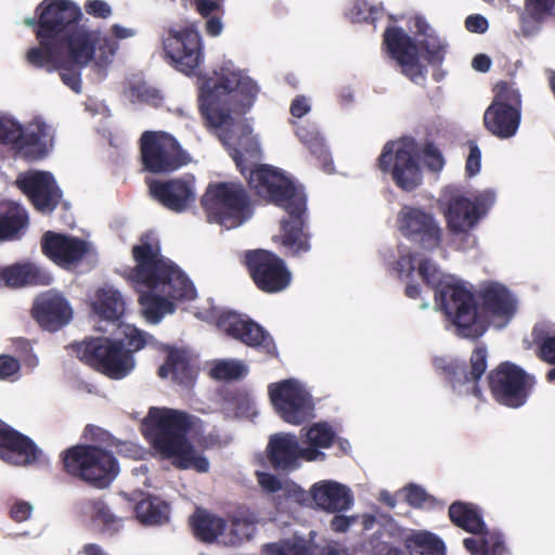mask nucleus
Listing matches in <instances>:
<instances>
[{
    "label": "nucleus",
    "mask_w": 555,
    "mask_h": 555,
    "mask_svg": "<svg viewBox=\"0 0 555 555\" xmlns=\"http://www.w3.org/2000/svg\"><path fill=\"white\" fill-rule=\"evenodd\" d=\"M302 431H305L302 435L305 442L313 448L327 449L336 439L335 430L326 422L314 423L307 429L302 428Z\"/></svg>",
    "instance_id": "37998d69"
},
{
    "label": "nucleus",
    "mask_w": 555,
    "mask_h": 555,
    "mask_svg": "<svg viewBox=\"0 0 555 555\" xmlns=\"http://www.w3.org/2000/svg\"><path fill=\"white\" fill-rule=\"evenodd\" d=\"M259 486L267 493H275L283 489L281 480L274 475L266 472H256Z\"/></svg>",
    "instance_id": "680f3d73"
},
{
    "label": "nucleus",
    "mask_w": 555,
    "mask_h": 555,
    "mask_svg": "<svg viewBox=\"0 0 555 555\" xmlns=\"http://www.w3.org/2000/svg\"><path fill=\"white\" fill-rule=\"evenodd\" d=\"M418 274L423 282L435 291V302L452 321L460 336L477 339L487 331L480 318L472 292L465 287L442 281L441 272L430 259L418 263Z\"/></svg>",
    "instance_id": "20e7f679"
},
{
    "label": "nucleus",
    "mask_w": 555,
    "mask_h": 555,
    "mask_svg": "<svg viewBox=\"0 0 555 555\" xmlns=\"http://www.w3.org/2000/svg\"><path fill=\"white\" fill-rule=\"evenodd\" d=\"M41 455L40 449L26 435L5 423L0 424V459L16 466L36 463Z\"/></svg>",
    "instance_id": "b1692460"
},
{
    "label": "nucleus",
    "mask_w": 555,
    "mask_h": 555,
    "mask_svg": "<svg viewBox=\"0 0 555 555\" xmlns=\"http://www.w3.org/2000/svg\"><path fill=\"white\" fill-rule=\"evenodd\" d=\"M296 135L308 147L310 153L322 164L325 171L333 170V162L325 144L324 138L314 124H295Z\"/></svg>",
    "instance_id": "4c0bfd02"
},
{
    "label": "nucleus",
    "mask_w": 555,
    "mask_h": 555,
    "mask_svg": "<svg viewBox=\"0 0 555 555\" xmlns=\"http://www.w3.org/2000/svg\"><path fill=\"white\" fill-rule=\"evenodd\" d=\"M194 416L185 411L152 406L141 430L150 444L165 459H171L188 446Z\"/></svg>",
    "instance_id": "0eeeda50"
},
{
    "label": "nucleus",
    "mask_w": 555,
    "mask_h": 555,
    "mask_svg": "<svg viewBox=\"0 0 555 555\" xmlns=\"http://www.w3.org/2000/svg\"><path fill=\"white\" fill-rule=\"evenodd\" d=\"M201 204L210 222L227 229L242 225L254 214L251 197L246 186L238 181L209 183Z\"/></svg>",
    "instance_id": "6e6552de"
},
{
    "label": "nucleus",
    "mask_w": 555,
    "mask_h": 555,
    "mask_svg": "<svg viewBox=\"0 0 555 555\" xmlns=\"http://www.w3.org/2000/svg\"><path fill=\"white\" fill-rule=\"evenodd\" d=\"M163 48L169 63L185 75L194 74L204 60L202 37L192 27L170 29Z\"/></svg>",
    "instance_id": "f3484780"
},
{
    "label": "nucleus",
    "mask_w": 555,
    "mask_h": 555,
    "mask_svg": "<svg viewBox=\"0 0 555 555\" xmlns=\"http://www.w3.org/2000/svg\"><path fill=\"white\" fill-rule=\"evenodd\" d=\"M172 459L173 465L180 469L194 468L198 473H206L209 469L208 460L203 455L196 454L190 441Z\"/></svg>",
    "instance_id": "49530a36"
},
{
    "label": "nucleus",
    "mask_w": 555,
    "mask_h": 555,
    "mask_svg": "<svg viewBox=\"0 0 555 555\" xmlns=\"http://www.w3.org/2000/svg\"><path fill=\"white\" fill-rule=\"evenodd\" d=\"M284 491L288 498L300 505H310V503H313L311 491L307 492L296 483L287 485Z\"/></svg>",
    "instance_id": "69168bd1"
},
{
    "label": "nucleus",
    "mask_w": 555,
    "mask_h": 555,
    "mask_svg": "<svg viewBox=\"0 0 555 555\" xmlns=\"http://www.w3.org/2000/svg\"><path fill=\"white\" fill-rule=\"evenodd\" d=\"M79 360L112 379H122L134 369V358L124 340L91 337L70 345Z\"/></svg>",
    "instance_id": "1a4fd4ad"
},
{
    "label": "nucleus",
    "mask_w": 555,
    "mask_h": 555,
    "mask_svg": "<svg viewBox=\"0 0 555 555\" xmlns=\"http://www.w3.org/2000/svg\"><path fill=\"white\" fill-rule=\"evenodd\" d=\"M21 127L22 125L13 118L0 115V143L15 150L17 140L21 138Z\"/></svg>",
    "instance_id": "864d4df0"
},
{
    "label": "nucleus",
    "mask_w": 555,
    "mask_h": 555,
    "mask_svg": "<svg viewBox=\"0 0 555 555\" xmlns=\"http://www.w3.org/2000/svg\"><path fill=\"white\" fill-rule=\"evenodd\" d=\"M286 216L280 222V245L286 257L299 258L311 250L312 233L309 227L307 197L304 204L283 209Z\"/></svg>",
    "instance_id": "aec40b11"
},
{
    "label": "nucleus",
    "mask_w": 555,
    "mask_h": 555,
    "mask_svg": "<svg viewBox=\"0 0 555 555\" xmlns=\"http://www.w3.org/2000/svg\"><path fill=\"white\" fill-rule=\"evenodd\" d=\"M383 46L389 56L401 67V73L413 82L425 79L427 73L426 67L420 62V51L424 60L433 66L441 65L448 51V44L438 36L429 35L416 42L398 26H389L385 29Z\"/></svg>",
    "instance_id": "39448f33"
},
{
    "label": "nucleus",
    "mask_w": 555,
    "mask_h": 555,
    "mask_svg": "<svg viewBox=\"0 0 555 555\" xmlns=\"http://www.w3.org/2000/svg\"><path fill=\"white\" fill-rule=\"evenodd\" d=\"M426 491L414 483L409 485L405 488V501L413 507H421L427 501Z\"/></svg>",
    "instance_id": "e2e57ef3"
},
{
    "label": "nucleus",
    "mask_w": 555,
    "mask_h": 555,
    "mask_svg": "<svg viewBox=\"0 0 555 555\" xmlns=\"http://www.w3.org/2000/svg\"><path fill=\"white\" fill-rule=\"evenodd\" d=\"M495 95L491 103H500L505 106H512L521 112V96L519 91L507 81H499L494 89Z\"/></svg>",
    "instance_id": "8fccbe9b"
},
{
    "label": "nucleus",
    "mask_w": 555,
    "mask_h": 555,
    "mask_svg": "<svg viewBox=\"0 0 555 555\" xmlns=\"http://www.w3.org/2000/svg\"><path fill=\"white\" fill-rule=\"evenodd\" d=\"M29 225L26 208L14 201L0 202V242L20 240Z\"/></svg>",
    "instance_id": "473e14b6"
},
{
    "label": "nucleus",
    "mask_w": 555,
    "mask_h": 555,
    "mask_svg": "<svg viewBox=\"0 0 555 555\" xmlns=\"http://www.w3.org/2000/svg\"><path fill=\"white\" fill-rule=\"evenodd\" d=\"M521 112L512 106L491 103L483 114L485 128L501 140L513 138L519 128Z\"/></svg>",
    "instance_id": "c756f323"
},
{
    "label": "nucleus",
    "mask_w": 555,
    "mask_h": 555,
    "mask_svg": "<svg viewBox=\"0 0 555 555\" xmlns=\"http://www.w3.org/2000/svg\"><path fill=\"white\" fill-rule=\"evenodd\" d=\"M257 147V142L251 137V128L249 125L242 127V135L236 140L233 147L232 157L235 160L241 172L245 176V169L242 166L244 152H254Z\"/></svg>",
    "instance_id": "3c124183"
},
{
    "label": "nucleus",
    "mask_w": 555,
    "mask_h": 555,
    "mask_svg": "<svg viewBox=\"0 0 555 555\" xmlns=\"http://www.w3.org/2000/svg\"><path fill=\"white\" fill-rule=\"evenodd\" d=\"M38 20H27L26 24L36 26L38 47L26 53L27 63L48 73L57 69V63L67 50L79 64H89L95 52V42L91 34L80 26L82 17L78 5L69 0H44L40 3Z\"/></svg>",
    "instance_id": "f03ea898"
},
{
    "label": "nucleus",
    "mask_w": 555,
    "mask_h": 555,
    "mask_svg": "<svg viewBox=\"0 0 555 555\" xmlns=\"http://www.w3.org/2000/svg\"><path fill=\"white\" fill-rule=\"evenodd\" d=\"M92 307L94 312L102 319L117 321L125 313L126 302L117 289L105 286L96 291Z\"/></svg>",
    "instance_id": "58836bf2"
},
{
    "label": "nucleus",
    "mask_w": 555,
    "mask_h": 555,
    "mask_svg": "<svg viewBox=\"0 0 555 555\" xmlns=\"http://www.w3.org/2000/svg\"><path fill=\"white\" fill-rule=\"evenodd\" d=\"M483 534V555H503L505 544L500 534L487 532Z\"/></svg>",
    "instance_id": "4d7b16f0"
},
{
    "label": "nucleus",
    "mask_w": 555,
    "mask_h": 555,
    "mask_svg": "<svg viewBox=\"0 0 555 555\" xmlns=\"http://www.w3.org/2000/svg\"><path fill=\"white\" fill-rule=\"evenodd\" d=\"M444 217L448 230L452 234H467L480 220L476 205L463 195L452 196L449 199Z\"/></svg>",
    "instance_id": "7c9ffc66"
},
{
    "label": "nucleus",
    "mask_w": 555,
    "mask_h": 555,
    "mask_svg": "<svg viewBox=\"0 0 555 555\" xmlns=\"http://www.w3.org/2000/svg\"><path fill=\"white\" fill-rule=\"evenodd\" d=\"M474 205L477 207L478 214H480V218L487 214L490 207L495 202V193L492 190H485L475 195L472 201Z\"/></svg>",
    "instance_id": "0e129e2a"
},
{
    "label": "nucleus",
    "mask_w": 555,
    "mask_h": 555,
    "mask_svg": "<svg viewBox=\"0 0 555 555\" xmlns=\"http://www.w3.org/2000/svg\"><path fill=\"white\" fill-rule=\"evenodd\" d=\"M534 377L512 362H502L488 375L489 389L496 402L517 409L526 403Z\"/></svg>",
    "instance_id": "f8f14e48"
},
{
    "label": "nucleus",
    "mask_w": 555,
    "mask_h": 555,
    "mask_svg": "<svg viewBox=\"0 0 555 555\" xmlns=\"http://www.w3.org/2000/svg\"><path fill=\"white\" fill-rule=\"evenodd\" d=\"M469 154L466 158L465 172L468 177L476 176L481 168V151L475 142H469Z\"/></svg>",
    "instance_id": "13d9d810"
},
{
    "label": "nucleus",
    "mask_w": 555,
    "mask_h": 555,
    "mask_svg": "<svg viewBox=\"0 0 555 555\" xmlns=\"http://www.w3.org/2000/svg\"><path fill=\"white\" fill-rule=\"evenodd\" d=\"M21 370L20 361L8 354L0 356V379H9Z\"/></svg>",
    "instance_id": "052dcab7"
},
{
    "label": "nucleus",
    "mask_w": 555,
    "mask_h": 555,
    "mask_svg": "<svg viewBox=\"0 0 555 555\" xmlns=\"http://www.w3.org/2000/svg\"><path fill=\"white\" fill-rule=\"evenodd\" d=\"M60 462L68 476L96 489L108 488L120 470L114 453L95 444L72 446L61 452Z\"/></svg>",
    "instance_id": "423d86ee"
},
{
    "label": "nucleus",
    "mask_w": 555,
    "mask_h": 555,
    "mask_svg": "<svg viewBox=\"0 0 555 555\" xmlns=\"http://www.w3.org/2000/svg\"><path fill=\"white\" fill-rule=\"evenodd\" d=\"M377 167L389 172L398 188L411 192L422 182L421 168L414 157V143L409 141L387 142L377 158Z\"/></svg>",
    "instance_id": "2eb2a0df"
},
{
    "label": "nucleus",
    "mask_w": 555,
    "mask_h": 555,
    "mask_svg": "<svg viewBox=\"0 0 555 555\" xmlns=\"http://www.w3.org/2000/svg\"><path fill=\"white\" fill-rule=\"evenodd\" d=\"M14 184L42 215H51L63 197L61 188L49 171L30 169L21 172Z\"/></svg>",
    "instance_id": "6ab92c4d"
},
{
    "label": "nucleus",
    "mask_w": 555,
    "mask_h": 555,
    "mask_svg": "<svg viewBox=\"0 0 555 555\" xmlns=\"http://www.w3.org/2000/svg\"><path fill=\"white\" fill-rule=\"evenodd\" d=\"M1 280L10 287L48 286L52 275L42 267L33 262L15 263L5 267L0 272Z\"/></svg>",
    "instance_id": "2f4dec72"
},
{
    "label": "nucleus",
    "mask_w": 555,
    "mask_h": 555,
    "mask_svg": "<svg viewBox=\"0 0 555 555\" xmlns=\"http://www.w3.org/2000/svg\"><path fill=\"white\" fill-rule=\"evenodd\" d=\"M537 357L548 364H555V331L552 325L537 323L531 331Z\"/></svg>",
    "instance_id": "79ce46f5"
},
{
    "label": "nucleus",
    "mask_w": 555,
    "mask_h": 555,
    "mask_svg": "<svg viewBox=\"0 0 555 555\" xmlns=\"http://www.w3.org/2000/svg\"><path fill=\"white\" fill-rule=\"evenodd\" d=\"M143 168L152 173H169L190 162L176 138L164 131H145L140 138Z\"/></svg>",
    "instance_id": "9d476101"
},
{
    "label": "nucleus",
    "mask_w": 555,
    "mask_h": 555,
    "mask_svg": "<svg viewBox=\"0 0 555 555\" xmlns=\"http://www.w3.org/2000/svg\"><path fill=\"white\" fill-rule=\"evenodd\" d=\"M41 251L60 267L78 263L89 251V244L73 235L47 231L41 237Z\"/></svg>",
    "instance_id": "5701e85b"
},
{
    "label": "nucleus",
    "mask_w": 555,
    "mask_h": 555,
    "mask_svg": "<svg viewBox=\"0 0 555 555\" xmlns=\"http://www.w3.org/2000/svg\"><path fill=\"white\" fill-rule=\"evenodd\" d=\"M478 299L485 312L508 322L516 312V300L508 288L500 283L490 282L478 292Z\"/></svg>",
    "instance_id": "bb28decb"
},
{
    "label": "nucleus",
    "mask_w": 555,
    "mask_h": 555,
    "mask_svg": "<svg viewBox=\"0 0 555 555\" xmlns=\"http://www.w3.org/2000/svg\"><path fill=\"white\" fill-rule=\"evenodd\" d=\"M448 514L450 520L466 532L480 534L486 531L481 512L473 503L455 501L449 506Z\"/></svg>",
    "instance_id": "e433bc0d"
},
{
    "label": "nucleus",
    "mask_w": 555,
    "mask_h": 555,
    "mask_svg": "<svg viewBox=\"0 0 555 555\" xmlns=\"http://www.w3.org/2000/svg\"><path fill=\"white\" fill-rule=\"evenodd\" d=\"M247 182L255 193L278 207L291 208L293 204H304L307 197L304 186L294 183L281 172L266 165H259L249 171Z\"/></svg>",
    "instance_id": "4468645a"
},
{
    "label": "nucleus",
    "mask_w": 555,
    "mask_h": 555,
    "mask_svg": "<svg viewBox=\"0 0 555 555\" xmlns=\"http://www.w3.org/2000/svg\"><path fill=\"white\" fill-rule=\"evenodd\" d=\"M124 335L125 338L122 340L126 351L130 352L131 356H133L134 352L143 349L146 346L149 338H152V336L147 333L131 325H127L125 327Z\"/></svg>",
    "instance_id": "5fc2aeb1"
},
{
    "label": "nucleus",
    "mask_w": 555,
    "mask_h": 555,
    "mask_svg": "<svg viewBox=\"0 0 555 555\" xmlns=\"http://www.w3.org/2000/svg\"><path fill=\"white\" fill-rule=\"evenodd\" d=\"M382 15L383 12L380 9L371 5L364 0L354 1L349 12L350 18L357 23L365 22L374 24Z\"/></svg>",
    "instance_id": "603ef678"
},
{
    "label": "nucleus",
    "mask_w": 555,
    "mask_h": 555,
    "mask_svg": "<svg viewBox=\"0 0 555 555\" xmlns=\"http://www.w3.org/2000/svg\"><path fill=\"white\" fill-rule=\"evenodd\" d=\"M149 191L157 203L176 214L185 211L196 199L195 178L191 175L153 180L149 183Z\"/></svg>",
    "instance_id": "4be33fe9"
},
{
    "label": "nucleus",
    "mask_w": 555,
    "mask_h": 555,
    "mask_svg": "<svg viewBox=\"0 0 555 555\" xmlns=\"http://www.w3.org/2000/svg\"><path fill=\"white\" fill-rule=\"evenodd\" d=\"M401 234L423 248L433 250L442 242V229L435 216L423 208L403 206L397 218Z\"/></svg>",
    "instance_id": "412c9836"
},
{
    "label": "nucleus",
    "mask_w": 555,
    "mask_h": 555,
    "mask_svg": "<svg viewBox=\"0 0 555 555\" xmlns=\"http://www.w3.org/2000/svg\"><path fill=\"white\" fill-rule=\"evenodd\" d=\"M269 397L279 416L292 425H301L314 417L311 395L295 379L270 384Z\"/></svg>",
    "instance_id": "dca6fc26"
},
{
    "label": "nucleus",
    "mask_w": 555,
    "mask_h": 555,
    "mask_svg": "<svg viewBox=\"0 0 555 555\" xmlns=\"http://www.w3.org/2000/svg\"><path fill=\"white\" fill-rule=\"evenodd\" d=\"M229 522L230 530L225 533L222 543L227 546H237L253 539L259 518L254 511L242 507L229 515Z\"/></svg>",
    "instance_id": "f704fd0d"
},
{
    "label": "nucleus",
    "mask_w": 555,
    "mask_h": 555,
    "mask_svg": "<svg viewBox=\"0 0 555 555\" xmlns=\"http://www.w3.org/2000/svg\"><path fill=\"white\" fill-rule=\"evenodd\" d=\"M217 327L229 337L258 349L271 358L279 351L273 337L260 324L234 311H224L216 320Z\"/></svg>",
    "instance_id": "a211bd4d"
},
{
    "label": "nucleus",
    "mask_w": 555,
    "mask_h": 555,
    "mask_svg": "<svg viewBox=\"0 0 555 555\" xmlns=\"http://www.w3.org/2000/svg\"><path fill=\"white\" fill-rule=\"evenodd\" d=\"M255 286L266 294L284 292L293 274L285 260L273 251L258 248L246 250L243 261Z\"/></svg>",
    "instance_id": "9b49d317"
},
{
    "label": "nucleus",
    "mask_w": 555,
    "mask_h": 555,
    "mask_svg": "<svg viewBox=\"0 0 555 555\" xmlns=\"http://www.w3.org/2000/svg\"><path fill=\"white\" fill-rule=\"evenodd\" d=\"M31 315L43 330L56 332L72 321L73 309L63 295L46 293L36 299Z\"/></svg>",
    "instance_id": "a878e982"
},
{
    "label": "nucleus",
    "mask_w": 555,
    "mask_h": 555,
    "mask_svg": "<svg viewBox=\"0 0 555 555\" xmlns=\"http://www.w3.org/2000/svg\"><path fill=\"white\" fill-rule=\"evenodd\" d=\"M87 14L96 18H107L112 15V9L104 0H88L85 3Z\"/></svg>",
    "instance_id": "bf43d9fd"
},
{
    "label": "nucleus",
    "mask_w": 555,
    "mask_h": 555,
    "mask_svg": "<svg viewBox=\"0 0 555 555\" xmlns=\"http://www.w3.org/2000/svg\"><path fill=\"white\" fill-rule=\"evenodd\" d=\"M157 374L162 378L171 376L175 383L183 386L192 385L196 377L186 352L178 348L169 349L165 363L158 369Z\"/></svg>",
    "instance_id": "c9c22d12"
},
{
    "label": "nucleus",
    "mask_w": 555,
    "mask_h": 555,
    "mask_svg": "<svg viewBox=\"0 0 555 555\" xmlns=\"http://www.w3.org/2000/svg\"><path fill=\"white\" fill-rule=\"evenodd\" d=\"M194 537L204 543H215L224 538L228 520L204 508H197L190 517Z\"/></svg>",
    "instance_id": "72a5a7b5"
},
{
    "label": "nucleus",
    "mask_w": 555,
    "mask_h": 555,
    "mask_svg": "<svg viewBox=\"0 0 555 555\" xmlns=\"http://www.w3.org/2000/svg\"><path fill=\"white\" fill-rule=\"evenodd\" d=\"M301 448L295 435L288 433L274 434L267 446V456L274 469L293 470L298 467Z\"/></svg>",
    "instance_id": "cd10ccee"
},
{
    "label": "nucleus",
    "mask_w": 555,
    "mask_h": 555,
    "mask_svg": "<svg viewBox=\"0 0 555 555\" xmlns=\"http://www.w3.org/2000/svg\"><path fill=\"white\" fill-rule=\"evenodd\" d=\"M405 547L411 555H444L443 541L428 531H416L405 539Z\"/></svg>",
    "instance_id": "a19ab883"
},
{
    "label": "nucleus",
    "mask_w": 555,
    "mask_h": 555,
    "mask_svg": "<svg viewBox=\"0 0 555 555\" xmlns=\"http://www.w3.org/2000/svg\"><path fill=\"white\" fill-rule=\"evenodd\" d=\"M246 366L236 360H219L209 371L211 378L216 380H236L246 374Z\"/></svg>",
    "instance_id": "09e8293b"
},
{
    "label": "nucleus",
    "mask_w": 555,
    "mask_h": 555,
    "mask_svg": "<svg viewBox=\"0 0 555 555\" xmlns=\"http://www.w3.org/2000/svg\"><path fill=\"white\" fill-rule=\"evenodd\" d=\"M53 139L52 127L41 119H34L25 128L21 127V138L14 151L25 160H40L49 154Z\"/></svg>",
    "instance_id": "393cba45"
},
{
    "label": "nucleus",
    "mask_w": 555,
    "mask_h": 555,
    "mask_svg": "<svg viewBox=\"0 0 555 555\" xmlns=\"http://www.w3.org/2000/svg\"><path fill=\"white\" fill-rule=\"evenodd\" d=\"M92 520L100 521L103 525L102 532L114 534L119 531L121 527V519L116 517L108 505L102 500H94L91 502Z\"/></svg>",
    "instance_id": "de8ad7c7"
},
{
    "label": "nucleus",
    "mask_w": 555,
    "mask_h": 555,
    "mask_svg": "<svg viewBox=\"0 0 555 555\" xmlns=\"http://www.w3.org/2000/svg\"><path fill=\"white\" fill-rule=\"evenodd\" d=\"M170 505L158 496H147L134 506L135 517L144 526H163L170 519Z\"/></svg>",
    "instance_id": "ea45409f"
},
{
    "label": "nucleus",
    "mask_w": 555,
    "mask_h": 555,
    "mask_svg": "<svg viewBox=\"0 0 555 555\" xmlns=\"http://www.w3.org/2000/svg\"><path fill=\"white\" fill-rule=\"evenodd\" d=\"M465 28L469 33L485 34L489 28L488 20L480 14H472L465 18Z\"/></svg>",
    "instance_id": "774afa93"
},
{
    "label": "nucleus",
    "mask_w": 555,
    "mask_h": 555,
    "mask_svg": "<svg viewBox=\"0 0 555 555\" xmlns=\"http://www.w3.org/2000/svg\"><path fill=\"white\" fill-rule=\"evenodd\" d=\"M312 502L317 508L328 513L347 511L353 504L350 489L335 481H321L311 487Z\"/></svg>",
    "instance_id": "c85d7f7f"
},
{
    "label": "nucleus",
    "mask_w": 555,
    "mask_h": 555,
    "mask_svg": "<svg viewBox=\"0 0 555 555\" xmlns=\"http://www.w3.org/2000/svg\"><path fill=\"white\" fill-rule=\"evenodd\" d=\"M524 17L537 24L555 20V0H524Z\"/></svg>",
    "instance_id": "a18cd8bd"
},
{
    "label": "nucleus",
    "mask_w": 555,
    "mask_h": 555,
    "mask_svg": "<svg viewBox=\"0 0 555 555\" xmlns=\"http://www.w3.org/2000/svg\"><path fill=\"white\" fill-rule=\"evenodd\" d=\"M259 88L241 70L221 67L217 79L206 78L199 88V111L206 125L220 128L231 113L245 114L253 106Z\"/></svg>",
    "instance_id": "7ed1b4c3"
},
{
    "label": "nucleus",
    "mask_w": 555,
    "mask_h": 555,
    "mask_svg": "<svg viewBox=\"0 0 555 555\" xmlns=\"http://www.w3.org/2000/svg\"><path fill=\"white\" fill-rule=\"evenodd\" d=\"M423 159L426 167L434 171L439 172L444 166V158L439 147L434 142H427L423 149Z\"/></svg>",
    "instance_id": "6e6d98bb"
},
{
    "label": "nucleus",
    "mask_w": 555,
    "mask_h": 555,
    "mask_svg": "<svg viewBox=\"0 0 555 555\" xmlns=\"http://www.w3.org/2000/svg\"><path fill=\"white\" fill-rule=\"evenodd\" d=\"M88 64H79L72 56L68 59L62 56L57 63V69L61 80L76 93L81 92V69Z\"/></svg>",
    "instance_id": "c03bdc74"
},
{
    "label": "nucleus",
    "mask_w": 555,
    "mask_h": 555,
    "mask_svg": "<svg viewBox=\"0 0 555 555\" xmlns=\"http://www.w3.org/2000/svg\"><path fill=\"white\" fill-rule=\"evenodd\" d=\"M487 348L477 346L470 354L469 370L465 362L457 359L435 358L433 365L436 372L449 382L453 390L480 398L481 388L478 383L487 371Z\"/></svg>",
    "instance_id": "ddd939ff"
},
{
    "label": "nucleus",
    "mask_w": 555,
    "mask_h": 555,
    "mask_svg": "<svg viewBox=\"0 0 555 555\" xmlns=\"http://www.w3.org/2000/svg\"><path fill=\"white\" fill-rule=\"evenodd\" d=\"M31 512L33 506L30 503L26 501H16L10 509V517L16 522H22L30 517Z\"/></svg>",
    "instance_id": "338daca9"
},
{
    "label": "nucleus",
    "mask_w": 555,
    "mask_h": 555,
    "mask_svg": "<svg viewBox=\"0 0 555 555\" xmlns=\"http://www.w3.org/2000/svg\"><path fill=\"white\" fill-rule=\"evenodd\" d=\"M131 254L135 266L128 271L127 279L150 289L139 296L142 314L150 323L156 324L175 311V305L166 297L173 300L196 297V289L185 273L162 255L159 240L153 232L143 233Z\"/></svg>",
    "instance_id": "f257e3e1"
}]
</instances>
